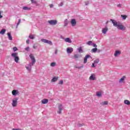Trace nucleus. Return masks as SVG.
<instances>
[{
  "label": "nucleus",
  "instance_id": "f3484780",
  "mask_svg": "<svg viewBox=\"0 0 130 130\" xmlns=\"http://www.w3.org/2000/svg\"><path fill=\"white\" fill-rule=\"evenodd\" d=\"M48 103V100L46 99H44L42 100V104H47Z\"/></svg>",
  "mask_w": 130,
  "mask_h": 130
},
{
  "label": "nucleus",
  "instance_id": "cd10ccee",
  "mask_svg": "<svg viewBox=\"0 0 130 130\" xmlns=\"http://www.w3.org/2000/svg\"><path fill=\"white\" fill-rule=\"evenodd\" d=\"M6 33V29H3L1 31H0V34H2V35H4Z\"/></svg>",
  "mask_w": 130,
  "mask_h": 130
},
{
  "label": "nucleus",
  "instance_id": "3c124183",
  "mask_svg": "<svg viewBox=\"0 0 130 130\" xmlns=\"http://www.w3.org/2000/svg\"><path fill=\"white\" fill-rule=\"evenodd\" d=\"M57 51H58L57 49H56L55 50V52H54L55 54H57Z\"/></svg>",
  "mask_w": 130,
  "mask_h": 130
},
{
  "label": "nucleus",
  "instance_id": "bb28decb",
  "mask_svg": "<svg viewBox=\"0 0 130 130\" xmlns=\"http://www.w3.org/2000/svg\"><path fill=\"white\" fill-rule=\"evenodd\" d=\"M23 10H24V11H29V10H31V9L28 8L27 7H23Z\"/></svg>",
  "mask_w": 130,
  "mask_h": 130
},
{
  "label": "nucleus",
  "instance_id": "58836bf2",
  "mask_svg": "<svg viewBox=\"0 0 130 130\" xmlns=\"http://www.w3.org/2000/svg\"><path fill=\"white\" fill-rule=\"evenodd\" d=\"M58 84H59V85H62L63 84V80H60Z\"/></svg>",
  "mask_w": 130,
  "mask_h": 130
},
{
  "label": "nucleus",
  "instance_id": "de8ad7c7",
  "mask_svg": "<svg viewBox=\"0 0 130 130\" xmlns=\"http://www.w3.org/2000/svg\"><path fill=\"white\" fill-rule=\"evenodd\" d=\"M26 43H27V44H29V43H30V40H29V39H27V40H26Z\"/></svg>",
  "mask_w": 130,
  "mask_h": 130
},
{
  "label": "nucleus",
  "instance_id": "f257e3e1",
  "mask_svg": "<svg viewBox=\"0 0 130 130\" xmlns=\"http://www.w3.org/2000/svg\"><path fill=\"white\" fill-rule=\"evenodd\" d=\"M111 21L112 23H113V26H114V27H117V29L119 30H121V31H125V26L123 25L120 22H117L116 21L113 19H111Z\"/></svg>",
  "mask_w": 130,
  "mask_h": 130
},
{
  "label": "nucleus",
  "instance_id": "4468645a",
  "mask_svg": "<svg viewBox=\"0 0 130 130\" xmlns=\"http://www.w3.org/2000/svg\"><path fill=\"white\" fill-rule=\"evenodd\" d=\"M74 51V49L73 48H67V53H72Z\"/></svg>",
  "mask_w": 130,
  "mask_h": 130
},
{
  "label": "nucleus",
  "instance_id": "4c0bfd02",
  "mask_svg": "<svg viewBox=\"0 0 130 130\" xmlns=\"http://www.w3.org/2000/svg\"><path fill=\"white\" fill-rule=\"evenodd\" d=\"M34 64H32V62H31V63H29V64H28V67H29V68H30L31 69H32V66H34Z\"/></svg>",
  "mask_w": 130,
  "mask_h": 130
},
{
  "label": "nucleus",
  "instance_id": "ddd939ff",
  "mask_svg": "<svg viewBox=\"0 0 130 130\" xmlns=\"http://www.w3.org/2000/svg\"><path fill=\"white\" fill-rule=\"evenodd\" d=\"M107 31H108V27H107L103 28L102 30L103 34H106V33H107Z\"/></svg>",
  "mask_w": 130,
  "mask_h": 130
},
{
  "label": "nucleus",
  "instance_id": "c85d7f7f",
  "mask_svg": "<svg viewBox=\"0 0 130 130\" xmlns=\"http://www.w3.org/2000/svg\"><path fill=\"white\" fill-rule=\"evenodd\" d=\"M96 96L98 97H101L102 96V93H101V92H97Z\"/></svg>",
  "mask_w": 130,
  "mask_h": 130
},
{
  "label": "nucleus",
  "instance_id": "2f4dec72",
  "mask_svg": "<svg viewBox=\"0 0 130 130\" xmlns=\"http://www.w3.org/2000/svg\"><path fill=\"white\" fill-rule=\"evenodd\" d=\"M86 44L87 45H92V44H93V42L91 41H89L87 42H86Z\"/></svg>",
  "mask_w": 130,
  "mask_h": 130
},
{
  "label": "nucleus",
  "instance_id": "603ef678",
  "mask_svg": "<svg viewBox=\"0 0 130 130\" xmlns=\"http://www.w3.org/2000/svg\"><path fill=\"white\" fill-rule=\"evenodd\" d=\"M50 8H53V5L52 4L50 5Z\"/></svg>",
  "mask_w": 130,
  "mask_h": 130
},
{
  "label": "nucleus",
  "instance_id": "09e8293b",
  "mask_svg": "<svg viewBox=\"0 0 130 130\" xmlns=\"http://www.w3.org/2000/svg\"><path fill=\"white\" fill-rule=\"evenodd\" d=\"M93 47H97V45L96 44H93Z\"/></svg>",
  "mask_w": 130,
  "mask_h": 130
},
{
  "label": "nucleus",
  "instance_id": "2eb2a0df",
  "mask_svg": "<svg viewBox=\"0 0 130 130\" xmlns=\"http://www.w3.org/2000/svg\"><path fill=\"white\" fill-rule=\"evenodd\" d=\"M64 41L67 42L68 43H72V40L70 38H66L64 39Z\"/></svg>",
  "mask_w": 130,
  "mask_h": 130
},
{
  "label": "nucleus",
  "instance_id": "9b49d317",
  "mask_svg": "<svg viewBox=\"0 0 130 130\" xmlns=\"http://www.w3.org/2000/svg\"><path fill=\"white\" fill-rule=\"evenodd\" d=\"M121 54V52L119 50H116L115 51V53L114 54V55L115 57H117L119 55H120Z\"/></svg>",
  "mask_w": 130,
  "mask_h": 130
},
{
  "label": "nucleus",
  "instance_id": "37998d69",
  "mask_svg": "<svg viewBox=\"0 0 130 130\" xmlns=\"http://www.w3.org/2000/svg\"><path fill=\"white\" fill-rule=\"evenodd\" d=\"M62 6H63V3L61 2L60 4L58 5V7H62Z\"/></svg>",
  "mask_w": 130,
  "mask_h": 130
},
{
  "label": "nucleus",
  "instance_id": "49530a36",
  "mask_svg": "<svg viewBox=\"0 0 130 130\" xmlns=\"http://www.w3.org/2000/svg\"><path fill=\"white\" fill-rule=\"evenodd\" d=\"M117 7L118 8H121V4H118V5H117Z\"/></svg>",
  "mask_w": 130,
  "mask_h": 130
},
{
  "label": "nucleus",
  "instance_id": "0eeeda50",
  "mask_svg": "<svg viewBox=\"0 0 130 130\" xmlns=\"http://www.w3.org/2000/svg\"><path fill=\"white\" fill-rule=\"evenodd\" d=\"M29 57L31 60L32 64H35V62H36V60L35 59V57L33 54H30L29 55Z\"/></svg>",
  "mask_w": 130,
  "mask_h": 130
},
{
  "label": "nucleus",
  "instance_id": "412c9836",
  "mask_svg": "<svg viewBox=\"0 0 130 130\" xmlns=\"http://www.w3.org/2000/svg\"><path fill=\"white\" fill-rule=\"evenodd\" d=\"M69 24V20L68 19H66L64 21V27H67L68 26V24Z\"/></svg>",
  "mask_w": 130,
  "mask_h": 130
},
{
  "label": "nucleus",
  "instance_id": "c03bdc74",
  "mask_svg": "<svg viewBox=\"0 0 130 130\" xmlns=\"http://www.w3.org/2000/svg\"><path fill=\"white\" fill-rule=\"evenodd\" d=\"M17 50H18V48H17V47H14L13 48V51H17Z\"/></svg>",
  "mask_w": 130,
  "mask_h": 130
},
{
  "label": "nucleus",
  "instance_id": "864d4df0",
  "mask_svg": "<svg viewBox=\"0 0 130 130\" xmlns=\"http://www.w3.org/2000/svg\"><path fill=\"white\" fill-rule=\"evenodd\" d=\"M60 37H61V39H63V40H64V39H66V38H64L63 37H62V36H61Z\"/></svg>",
  "mask_w": 130,
  "mask_h": 130
},
{
  "label": "nucleus",
  "instance_id": "72a5a7b5",
  "mask_svg": "<svg viewBox=\"0 0 130 130\" xmlns=\"http://www.w3.org/2000/svg\"><path fill=\"white\" fill-rule=\"evenodd\" d=\"M97 50H98L97 48H93V49L91 50V52L95 53V52H96V51H97Z\"/></svg>",
  "mask_w": 130,
  "mask_h": 130
},
{
  "label": "nucleus",
  "instance_id": "a878e982",
  "mask_svg": "<svg viewBox=\"0 0 130 130\" xmlns=\"http://www.w3.org/2000/svg\"><path fill=\"white\" fill-rule=\"evenodd\" d=\"M99 61H100L99 59H96L94 61L93 63L95 64V66H97V64L99 63Z\"/></svg>",
  "mask_w": 130,
  "mask_h": 130
},
{
  "label": "nucleus",
  "instance_id": "7c9ffc66",
  "mask_svg": "<svg viewBox=\"0 0 130 130\" xmlns=\"http://www.w3.org/2000/svg\"><path fill=\"white\" fill-rule=\"evenodd\" d=\"M84 125H85V124H84V123L77 124V126H78V127H82V126H84Z\"/></svg>",
  "mask_w": 130,
  "mask_h": 130
},
{
  "label": "nucleus",
  "instance_id": "393cba45",
  "mask_svg": "<svg viewBox=\"0 0 130 130\" xmlns=\"http://www.w3.org/2000/svg\"><path fill=\"white\" fill-rule=\"evenodd\" d=\"M81 56H82L79 54H74V58H79V57H81Z\"/></svg>",
  "mask_w": 130,
  "mask_h": 130
},
{
  "label": "nucleus",
  "instance_id": "6e6d98bb",
  "mask_svg": "<svg viewBox=\"0 0 130 130\" xmlns=\"http://www.w3.org/2000/svg\"><path fill=\"white\" fill-rule=\"evenodd\" d=\"M2 18H3V16H2V15H0V19H2Z\"/></svg>",
  "mask_w": 130,
  "mask_h": 130
},
{
  "label": "nucleus",
  "instance_id": "c9c22d12",
  "mask_svg": "<svg viewBox=\"0 0 130 130\" xmlns=\"http://www.w3.org/2000/svg\"><path fill=\"white\" fill-rule=\"evenodd\" d=\"M25 68H26V70L27 71H28L29 72H30V71H31V70L32 69V68H30L28 66L25 67Z\"/></svg>",
  "mask_w": 130,
  "mask_h": 130
},
{
  "label": "nucleus",
  "instance_id": "9d476101",
  "mask_svg": "<svg viewBox=\"0 0 130 130\" xmlns=\"http://www.w3.org/2000/svg\"><path fill=\"white\" fill-rule=\"evenodd\" d=\"M12 94L13 96H17V95H20V91L18 90L14 89L12 90Z\"/></svg>",
  "mask_w": 130,
  "mask_h": 130
},
{
  "label": "nucleus",
  "instance_id": "a19ab883",
  "mask_svg": "<svg viewBox=\"0 0 130 130\" xmlns=\"http://www.w3.org/2000/svg\"><path fill=\"white\" fill-rule=\"evenodd\" d=\"M32 4H36L37 2L35 0H30Z\"/></svg>",
  "mask_w": 130,
  "mask_h": 130
},
{
  "label": "nucleus",
  "instance_id": "4be33fe9",
  "mask_svg": "<svg viewBox=\"0 0 130 130\" xmlns=\"http://www.w3.org/2000/svg\"><path fill=\"white\" fill-rule=\"evenodd\" d=\"M124 103L125 104H126V105H128V106H129L130 105V102L129 101L127 100H125L124 101Z\"/></svg>",
  "mask_w": 130,
  "mask_h": 130
},
{
  "label": "nucleus",
  "instance_id": "f704fd0d",
  "mask_svg": "<svg viewBox=\"0 0 130 130\" xmlns=\"http://www.w3.org/2000/svg\"><path fill=\"white\" fill-rule=\"evenodd\" d=\"M83 67H84L83 66H80V67H78V66H74V68H75V69H82V68H83Z\"/></svg>",
  "mask_w": 130,
  "mask_h": 130
},
{
  "label": "nucleus",
  "instance_id": "a211bd4d",
  "mask_svg": "<svg viewBox=\"0 0 130 130\" xmlns=\"http://www.w3.org/2000/svg\"><path fill=\"white\" fill-rule=\"evenodd\" d=\"M100 105H102V106H105V105H108V102L107 101L102 102L100 103Z\"/></svg>",
  "mask_w": 130,
  "mask_h": 130
},
{
  "label": "nucleus",
  "instance_id": "423d86ee",
  "mask_svg": "<svg viewBox=\"0 0 130 130\" xmlns=\"http://www.w3.org/2000/svg\"><path fill=\"white\" fill-rule=\"evenodd\" d=\"M41 41L43 42V43H46L47 44H49V45H52V42L51 41H49L48 40L43 39L41 40Z\"/></svg>",
  "mask_w": 130,
  "mask_h": 130
},
{
  "label": "nucleus",
  "instance_id": "79ce46f5",
  "mask_svg": "<svg viewBox=\"0 0 130 130\" xmlns=\"http://www.w3.org/2000/svg\"><path fill=\"white\" fill-rule=\"evenodd\" d=\"M90 4V2L89 1H86L85 2V5L86 6H88V5H89Z\"/></svg>",
  "mask_w": 130,
  "mask_h": 130
},
{
  "label": "nucleus",
  "instance_id": "b1692460",
  "mask_svg": "<svg viewBox=\"0 0 130 130\" xmlns=\"http://www.w3.org/2000/svg\"><path fill=\"white\" fill-rule=\"evenodd\" d=\"M28 38H30V39H35V35H29Z\"/></svg>",
  "mask_w": 130,
  "mask_h": 130
},
{
  "label": "nucleus",
  "instance_id": "e433bc0d",
  "mask_svg": "<svg viewBox=\"0 0 130 130\" xmlns=\"http://www.w3.org/2000/svg\"><path fill=\"white\" fill-rule=\"evenodd\" d=\"M20 23H21V19H19L18 22L17 24L16 28H18V26H19Z\"/></svg>",
  "mask_w": 130,
  "mask_h": 130
},
{
  "label": "nucleus",
  "instance_id": "f03ea898",
  "mask_svg": "<svg viewBox=\"0 0 130 130\" xmlns=\"http://www.w3.org/2000/svg\"><path fill=\"white\" fill-rule=\"evenodd\" d=\"M11 56L13 57L14 61H15L16 63H18V62H19V60H20V58H19V56H18V53H12L11 54Z\"/></svg>",
  "mask_w": 130,
  "mask_h": 130
},
{
  "label": "nucleus",
  "instance_id": "5fc2aeb1",
  "mask_svg": "<svg viewBox=\"0 0 130 130\" xmlns=\"http://www.w3.org/2000/svg\"><path fill=\"white\" fill-rule=\"evenodd\" d=\"M101 52V50H98V52Z\"/></svg>",
  "mask_w": 130,
  "mask_h": 130
},
{
  "label": "nucleus",
  "instance_id": "39448f33",
  "mask_svg": "<svg viewBox=\"0 0 130 130\" xmlns=\"http://www.w3.org/2000/svg\"><path fill=\"white\" fill-rule=\"evenodd\" d=\"M48 24L51 26H55L57 24V20H50L48 21Z\"/></svg>",
  "mask_w": 130,
  "mask_h": 130
},
{
  "label": "nucleus",
  "instance_id": "473e14b6",
  "mask_svg": "<svg viewBox=\"0 0 130 130\" xmlns=\"http://www.w3.org/2000/svg\"><path fill=\"white\" fill-rule=\"evenodd\" d=\"M121 17H122L123 20H125V19L127 18V16L126 15H121Z\"/></svg>",
  "mask_w": 130,
  "mask_h": 130
},
{
  "label": "nucleus",
  "instance_id": "dca6fc26",
  "mask_svg": "<svg viewBox=\"0 0 130 130\" xmlns=\"http://www.w3.org/2000/svg\"><path fill=\"white\" fill-rule=\"evenodd\" d=\"M89 57H91L90 55H86L84 58V63H87V60Z\"/></svg>",
  "mask_w": 130,
  "mask_h": 130
},
{
  "label": "nucleus",
  "instance_id": "8fccbe9b",
  "mask_svg": "<svg viewBox=\"0 0 130 130\" xmlns=\"http://www.w3.org/2000/svg\"><path fill=\"white\" fill-rule=\"evenodd\" d=\"M95 63H93L92 64V68H95L96 66H95Z\"/></svg>",
  "mask_w": 130,
  "mask_h": 130
},
{
  "label": "nucleus",
  "instance_id": "6ab92c4d",
  "mask_svg": "<svg viewBox=\"0 0 130 130\" xmlns=\"http://www.w3.org/2000/svg\"><path fill=\"white\" fill-rule=\"evenodd\" d=\"M58 80V77H54L51 80L52 83H54V82H56Z\"/></svg>",
  "mask_w": 130,
  "mask_h": 130
},
{
  "label": "nucleus",
  "instance_id": "a18cd8bd",
  "mask_svg": "<svg viewBox=\"0 0 130 130\" xmlns=\"http://www.w3.org/2000/svg\"><path fill=\"white\" fill-rule=\"evenodd\" d=\"M25 50H26L27 51H29V50H30V47H27L25 48Z\"/></svg>",
  "mask_w": 130,
  "mask_h": 130
},
{
  "label": "nucleus",
  "instance_id": "6e6552de",
  "mask_svg": "<svg viewBox=\"0 0 130 130\" xmlns=\"http://www.w3.org/2000/svg\"><path fill=\"white\" fill-rule=\"evenodd\" d=\"M125 79H126V76H123L119 80V84H124L125 83Z\"/></svg>",
  "mask_w": 130,
  "mask_h": 130
},
{
  "label": "nucleus",
  "instance_id": "aec40b11",
  "mask_svg": "<svg viewBox=\"0 0 130 130\" xmlns=\"http://www.w3.org/2000/svg\"><path fill=\"white\" fill-rule=\"evenodd\" d=\"M7 35L8 36V38L9 40H11V41L13 40V37H12V35H11V33L8 32Z\"/></svg>",
  "mask_w": 130,
  "mask_h": 130
},
{
  "label": "nucleus",
  "instance_id": "f8f14e48",
  "mask_svg": "<svg viewBox=\"0 0 130 130\" xmlns=\"http://www.w3.org/2000/svg\"><path fill=\"white\" fill-rule=\"evenodd\" d=\"M89 79L90 81H94V80H96V75L95 74H92Z\"/></svg>",
  "mask_w": 130,
  "mask_h": 130
},
{
  "label": "nucleus",
  "instance_id": "ea45409f",
  "mask_svg": "<svg viewBox=\"0 0 130 130\" xmlns=\"http://www.w3.org/2000/svg\"><path fill=\"white\" fill-rule=\"evenodd\" d=\"M33 48H34V49H37V46H36V44H34V45H33Z\"/></svg>",
  "mask_w": 130,
  "mask_h": 130
},
{
  "label": "nucleus",
  "instance_id": "20e7f679",
  "mask_svg": "<svg viewBox=\"0 0 130 130\" xmlns=\"http://www.w3.org/2000/svg\"><path fill=\"white\" fill-rule=\"evenodd\" d=\"M62 110H63V106L61 104H58L57 113L58 114H61V111H62Z\"/></svg>",
  "mask_w": 130,
  "mask_h": 130
},
{
  "label": "nucleus",
  "instance_id": "1a4fd4ad",
  "mask_svg": "<svg viewBox=\"0 0 130 130\" xmlns=\"http://www.w3.org/2000/svg\"><path fill=\"white\" fill-rule=\"evenodd\" d=\"M70 23L72 27H76V26H77V20H76L75 19H71Z\"/></svg>",
  "mask_w": 130,
  "mask_h": 130
},
{
  "label": "nucleus",
  "instance_id": "4d7b16f0",
  "mask_svg": "<svg viewBox=\"0 0 130 130\" xmlns=\"http://www.w3.org/2000/svg\"><path fill=\"white\" fill-rule=\"evenodd\" d=\"M2 15V12H0V15Z\"/></svg>",
  "mask_w": 130,
  "mask_h": 130
},
{
  "label": "nucleus",
  "instance_id": "c756f323",
  "mask_svg": "<svg viewBox=\"0 0 130 130\" xmlns=\"http://www.w3.org/2000/svg\"><path fill=\"white\" fill-rule=\"evenodd\" d=\"M56 66V63L55 62H51L50 63V67H54Z\"/></svg>",
  "mask_w": 130,
  "mask_h": 130
},
{
  "label": "nucleus",
  "instance_id": "5701e85b",
  "mask_svg": "<svg viewBox=\"0 0 130 130\" xmlns=\"http://www.w3.org/2000/svg\"><path fill=\"white\" fill-rule=\"evenodd\" d=\"M78 50L79 53H83V52H84V51L82 49V47H79L78 49Z\"/></svg>",
  "mask_w": 130,
  "mask_h": 130
},
{
  "label": "nucleus",
  "instance_id": "7ed1b4c3",
  "mask_svg": "<svg viewBox=\"0 0 130 130\" xmlns=\"http://www.w3.org/2000/svg\"><path fill=\"white\" fill-rule=\"evenodd\" d=\"M18 100H19V98H15L12 100V105L13 107H17V105H18Z\"/></svg>",
  "mask_w": 130,
  "mask_h": 130
}]
</instances>
